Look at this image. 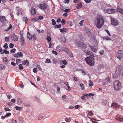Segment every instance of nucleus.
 I'll list each match as a JSON object with an SVG mask.
<instances>
[{
    "label": "nucleus",
    "mask_w": 123,
    "mask_h": 123,
    "mask_svg": "<svg viewBox=\"0 0 123 123\" xmlns=\"http://www.w3.org/2000/svg\"><path fill=\"white\" fill-rule=\"evenodd\" d=\"M69 0H65L64 2L65 3L68 4L69 2Z\"/></svg>",
    "instance_id": "338daca9"
},
{
    "label": "nucleus",
    "mask_w": 123,
    "mask_h": 123,
    "mask_svg": "<svg viewBox=\"0 0 123 123\" xmlns=\"http://www.w3.org/2000/svg\"><path fill=\"white\" fill-rule=\"evenodd\" d=\"M52 22V24L53 25H55L56 24V22H55V20L54 19H52L51 20Z\"/></svg>",
    "instance_id": "f704fd0d"
},
{
    "label": "nucleus",
    "mask_w": 123,
    "mask_h": 123,
    "mask_svg": "<svg viewBox=\"0 0 123 123\" xmlns=\"http://www.w3.org/2000/svg\"><path fill=\"white\" fill-rule=\"evenodd\" d=\"M43 18V17L42 16H39L37 18V19L38 20L39 19H42Z\"/></svg>",
    "instance_id": "4d7b16f0"
},
{
    "label": "nucleus",
    "mask_w": 123,
    "mask_h": 123,
    "mask_svg": "<svg viewBox=\"0 0 123 123\" xmlns=\"http://www.w3.org/2000/svg\"><path fill=\"white\" fill-rule=\"evenodd\" d=\"M123 51L122 50H120L118 51L116 55V56L117 58L119 59L120 60L123 56V54L122 53Z\"/></svg>",
    "instance_id": "39448f33"
},
{
    "label": "nucleus",
    "mask_w": 123,
    "mask_h": 123,
    "mask_svg": "<svg viewBox=\"0 0 123 123\" xmlns=\"http://www.w3.org/2000/svg\"><path fill=\"white\" fill-rule=\"evenodd\" d=\"M17 54H18V55L19 57L23 56V54L22 52H18Z\"/></svg>",
    "instance_id": "49530a36"
},
{
    "label": "nucleus",
    "mask_w": 123,
    "mask_h": 123,
    "mask_svg": "<svg viewBox=\"0 0 123 123\" xmlns=\"http://www.w3.org/2000/svg\"><path fill=\"white\" fill-rule=\"evenodd\" d=\"M89 115L90 116H93V113L92 111L89 112Z\"/></svg>",
    "instance_id": "13d9d810"
},
{
    "label": "nucleus",
    "mask_w": 123,
    "mask_h": 123,
    "mask_svg": "<svg viewBox=\"0 0 123 123\" xmlns=\"http://www.w3.org/2000/svg\"><path fill=\"white\" fill-rule=\"evenodd\" d=\"M11 37L12 38H13L12 40L14 41H17L18 40V37L15 34L11 36Z\"/></svg>",
    "instance_id": "9b49d317"
},
{
    "label": "nucleus",
    "mask_w": 123,
    "mask_h": 123,
    "mask_svg": "<svg viewBox=\"0 0 123 123\" xmlns=\"http://www.w3.org/2000/svg\"><path fill=\"white\" fill-rule=\"evenodd\" d=\"M78 46L83 48H86L87 47V46L86 44L83 42H79L78 44Z\"/></svg>",
    "instance_id": "6e6552de"
},
{
    "label": "nucleus",
    "mask_w": 123,
    "mask_h": 123,
    "mask_svg": "<svg viewBox=\"0 0 123 123\" xmlns=\"http://www.w3.org/2000/svg\"><path fill=\"white\" fill-rule=\"evenodd\" d=\"M27 37L30 40H32V37L30 35V33L29 32H27Z\"/></svg>",
    "instance_id": "f3484780"
},
{
    "label": "nucleus",
    "mask_w": 123,
    "mask_h": 123,
    "mask_svg": "<svg viewBox=\"0 0 123 123\" xmlns=\"http://www.w3.org/2000/svg\"><path fill=\"white\" fill-rule=\"evenodd\" d=\"M33 71L34 73H36L37 71V68H33Z\"/></svg>",
    "instance_id": "603ef678"
},
{
    "label": "nucleus",
    "mask_w": 123,
    "mask_h": 123,
    "mask_svg": "<svg viewBox=\"0 0 123 123\" xmlns=\"http://www.w3.org/2000/svg\"><path fill=\"white\" fill-rule=\"evenodd\" d=\"M0 66L1 68V69L2 70H4L5 68V66L3 64H0Z\"/></svg>",
    "instance_id": "a878e982"
},
{
    "label": "nucleus",
    "mask_w": 123,
    "mask_h": 123,
    "mask_svg": "<svg viewBox=\"0 0 123 123\" xmlns=\"http://www.w3.org/2000/svg\"><path fill=\"white\" fill-rule=\"evenodd\" d=\"M5 39L6 42H8L10 40L9 37H5Z\"/></svg>",
    "instance_id": "ea45409f"
},
{
    "label": "nucleus",
    "mask_w": 123,
    "mask_h": 123,
    "mask_svg": "<svg viewBox=\"0 0 123 123\" xmlns=\"http://www.w3.org/2000/svg\"><path fill=\"white\" fill-rule=\"evenodd\" d=\"M31 14L33 15H34L36 13V11L34 8L33 7L31 8Z\"/></svg>",
    "instance_id": "dca6fc26"
},
{
    "label": "nucleus",
    "mask_w": 123,
    "mask_h": 123,
    "mask_svg": "<svg viewBox=\"0 0 123 123\" xmlns=\"http://www.w3.org/2000/svg\"><path fill=\"white\" fill-rule=\"evenodd\" d=\"M61 25L60 24L59 25H56L55 26V27L56 28H59L61 27Z\"/></svg>",
    "instance_id": "72a5a7b5"
},
{
    "label": "nucleus",
    "mask_w": 123,
    "mask_h": 123,
    "mask_svg": "<svg viewBox=\"0 0 123 123\" xmlns=\"http://www.w3.org/2000/svg\"><path fill=\"white\" fill-rule=\"evenodd\" d=\"M11 101L12 102L14 103L15 102L16 100L15 99L13 98L11 100Z\"/></svg>",
    "instance_id": "774afa93"
},
{
    "label": "nucleus",
    "mask_w": 123,
    "mask_h": 123,
    "mask_svg": "<svg viewBox=\"0 0 123 123\" xmlns=\"http://www.w3.org/2000/svg\"><path fill=\"white\" fill-rule=\"evenodd\" d=\"M86 96L87 97H88L89 96H92L94 95V94H92V93H89L88 94H85Z\"/></svg>",
    "instance_id": "2f4dec72"
},
{
    "label": "nucleus",
    "mask_w": 123,
    "mask_h": 123,
    "mask_svg": "<svg viewBox=\"0 0 123 123\" xmlns=\"http://www.w3.org/2000/svg\"><path fill=\"white\" fill-rule=\"evenodd\" d=\"M92 0H84L87 3H89L91 2V1Z\"/></svg>",
    "instance_id": "3c124183"
},
{
    "label": "nucleus",
    "mask_w": 123,
    "mask_h": 123,
    "mask_svg": "<svg viewBox=\"0 0 123 123\" xmlns=\"http://www.w3.org/2000/svg\"><path fill=\"white\" fill-rule=\"evenodd\" d=\"M24 38L23 35H22L20 38L21 45H23L25 43Z\"/></svg>",
    "instance_id": "2eb2a0df"
},
{
    "label": "nucleus",
    "mask_w": 123,
    "mask_h": 123,
    "mask_svg": "<svg viewBox=\"0 0 123 123\" xmlns=\"http://www.w3.org/2000/svg\"><path fill=\"white\" fill-rule=\"evenodd\" d=\"M123 71V68L120 66H118L117 68V71L120 74H121L122 71Z\"/></svg>",
    "instance_id": "f8f14e48"
},
{
    "label": "nucleus",
    "mask_w": 123,
    "mask_h": 123,
    "mask_svg": "<svg viewBox=\"0 0 123 123\" xmlns=\"http://www.w3.org/2000/svg\"><path fill=\"white\" fill-rule=\"evenodd\" d=\"M7 58L6 57H5V58H3V62H7Z\"/></svg>",
    "instance_id": "0e129e2a"
},
{
    "label": "nucleus",
    "mask_w": 123,
    "mask_h": 123,
    "mask_svg": "<svg viewBox=\"0 0 123 123\" xmlns=\"http://www.w3.org/2000/svg\"><path fill=\"white\" fill-rule=\"evenodd\" d=\"M89 47H90L93 52H96L97 50L96 48H95L94 47L90 46H89Z\"/></svg>",
    "instance_id": "412c9836"
},
{
    "label": "nucleus",
    "mask_w": 123,
    "mask_h": 123,
    "mask_svg": "<svg viewBox=\"0 0 123 123\" xmlns=\"http://www.w3.org/2000/svg\"><path fill=\"white\" fill-rule=\"evenodd\" d=\"M11 122L13 123H17V121L14 119H13L12 120Z\"/></svg>",
    "instance_id": "680f3d73"
},
{
    "label": "nucleus",
    "mask_w": 123,
    "mask_h": 123,
    "mask_svg": "<svg viewBox=\"0 0 123 123\" xmlns=\"http://www.w3.org/2000/svg\"><path fill=\"white\" fill-rule=\"evenodd\" d=\"M93 83L92 82V81L90 80V84H89V86H93Z\"/></svg>",
    "instance_id": "c03bdc74"
},
{
    "label": "nucleus",
    "mask_w": 123,
    "mask_h": 123,
    "mask_svg": "<svg viewBox=\"0 0 123 123\" xmlns=\"http://www.w3.org/2000/svg\"><path fill=\"white\" fill-rule=\"evenodd\" d=\"M111 106L113 107L114 108H118L120 109H121L122 108V107L121 105H119L118 104L115 102H113L112 103Z\"/></svg>",
    "instance_id": "423d86ee"
},
{
    "label": "nucleus",
    "mask_w": 123,
    "mask_h": 123,
    "mask_svg": "<svg viewBox=\"0 0 123 123\" xmlns=\"http://www.w3.org/2000/svg\"><path fill=\"white\" fill-rule=\"evenodd\" d=\"M17 103H21L22 102V101H21V99L19 98H18L17 99Z\"/></svg>",
    "instance_id": "393cba45"
},
{
    "label": "nucleus",
    "mask_w": 123,
    "mask_h": 123,
    "mask_svg": "<svg viewBox=\"0 0 123 123\" xmlns=\"http://www.w3.org/2000/svg\"><path fill=\"white\" fill-rule=\"evenodd\" d=\"M64 84L68 87V88L67 90L68 91H70L71 90V89L69 85L68 82H65Z\"/></svg>",
    "instance_id": "a211bd4d"
},
{
    "label": "nucleus",
    "mask_w": 123,
    "mask_h": 123,
    "mask_svg": "<svg viewBox=\"0 0 123 123\" xmlns=\"http://www.w3.org/2000/svg\"><path fill=\"white\" fill-rule=\"evenodd\" d=\"M91 60H92L93 62H94V59L92 57L89 56L87 57L85 59L86 62H92V61Z\"/></svg>",
    "instance_id": "1a4fd4ad"
},
{
    "label": "nucleus",
    "mask_w": 123,
    "mask_h": 123,
    "mask_svg": "<svg viewBox=\"0 0 123 123\" xmlns=\"http://www.w3.org/2000/svg\"><path fill=\"white\" fill-rule=\"evenodd\" d=\"M6 20L5 17L0 16V21L1 22L4 23L6 22Z\"/></svg>",
    "instance_id": "4468645a"
},
{
    "label": "nucleus",
    "mask_w": 123,
    "mask_h": 123,
    "mask_svg": "<svg viewBox=\"0 0 123 123\" xmlns=\"http://www.w3.org/2000/svg\"><path fill=\"white\" fill-rule=\"evenodd\" d=\"M62 42L63 43H65L66 42V39L65 37H62L60 38Z\"/></svg>",
    "instance_id": "6ab92c4d"
},
{
    "label": "nucleus",
    "mask_w": 123,
    "mask_h": 123,
    "mask_svg": "<svg viewBox=\"0 0 123 123\" xmlns=\"http://www.w3.org/2000/svg\"><path fill=\"white\" fill-rule=\"evenodd\" d=\"M47 39L48 42L49 43L51 41V38L50 37L48 36L47 37Z\"/></svg>",
    "instance_id": "c756f323"
},
{
    "label": "nucleus",
    "mask_w": 123,
    "mask_h": 123,
    "mask_svg": "<svg viewBox=\"0 0 123 123\" xmlns=\"http://www.w3.org/2000/svg\"><path fill=\"white\" fill-rule=\"evenodd\" d=\"M24 21H25V23H27V22L28 18L27 17H24L23 18Z\"/></svg>",
    "instance_id": "cd10ccee"
},
{
    "label": "nucleus",
    "mask_w": 123,
    "mask_h": 123,
    "mask_svg": "<svg viewBox=\"0 0 123 123\" xmlns=\"http://www.w3.org/2000/svg\"><path fill=\"white\" fill-rule=\"evenodd\" d=\"M82 5L81 3H79L76 6V8L77 9H79L81 8L82 6Z\"/></svg>",
    "instance_id": "aec40b11"
},
{
    "label": "nucleus",
    "mask_w": 123,
    "mask_h": 123,
    "mask_svg": "<svg viewBox=\"0 0 123 123\" xmlns=\"http://www.w3.org/2000/svg\"><path fill=\"white\" fill-rule=\"evenodd\" d=\"M105 81L106 82V83H110V79L108 77H107L106 78L105 80Z\"/></svg>",
    "instance_id": "bb28decb"
},
{
    "label": "nucleus",
    "mask_w": 123,
    "mask_h": 123,
    "mask_svg": "<svg viewBox=\"0 0 123 123\" xmlns=\"http://www.w3.org/2000/svg\"><path fill=\"white\" fill-rule=\"evenodd\" d=\"M61 22L62 25H64L66 23V21L64 19H62L61 21Z\"/></svg>",
    "instance_id": "09e8293b"
},
{
    "label": "nucleus",
    "mask_w": 123,
    "mask_h": 123,
    "mask_svg": "<svg viewBox=\"0 0 123 123\" xmlns=\"http://www.w3.org/2000/svg\"><path fill=\"white\" fill-rule=\"evenodd\" d=\"M59 30L61 32L64 34H65L67 32H68V30L64 28L62 29H60Z\"/></svg>",
    "instance_id": "9d476101"
},
{
    "label": "nucleus",
    "mask_w": 123,
    "mask_h": 123,
    "mask_svg": "<svg viewBox=\"0 0 123 123\" xmlns=\"http://www.w3.org/2000/svg\"><path fill=\"white\" fill-rule=\"evenodd\" d=\"M3 47L5 49H7L8 48V46L7 44V43H5Z\"/></svg>",
    "instance_id": "4c0bfd02"
},
{
    "label": "nucleus",
    "mask_w": 123,
    "mask_h": 123,
    "mask_svg": "<svg viewBox=\"0 0 123 123\" xmlns=\"http://www.w3.org/2000/svg\"><path fill=\"white\" fill-rule=\"evenodd\" d=\"M14 108L16 109V110L21 111L22 109V107H18L17 106H15Z\"/></svg>",
    "instance_id": "b1692460"
},
{
    "label": "nucleus",
    "mask_w": 123,
    "mask_h": 123,
    "mask_svg": "<svg viewBox=\"0 0 123 123\" xmlns=\"http://www.w3.org/2000/svg\"><path fill=\"white\" fill-rule=\"evenodd\" d=\"M48 6L45 3H44L41 4L38 6V7L40 9H43L44 11H45V10L48 7Z\"/></svg>",
    "instance_id": "20e7f679"
},
{
    "label": "nucleus",
    "mask_w": 123,
    "mask_h": 123,
    "mask_svg": "<svg viewBox=\"0 0 123 123\" xmlns=\"http://www.w3.org/2000/svg\"><path fill=\"white\" fill-rule=\"evenodd\" d=\"M14 46V45L12 43H10L9 44V47L11 48H13Z\"/></svg>",
    "instance_id": "de8ad7c7"
},
{
    "label": "nucleus",
    "mask_w": 123,
    "mask_h": 123,
    "mask_svg": "<svg viewBox=\"0 0 123 123\" xmlns=\"http://www.w3.org/2000/svg\"><path fill=\"white\" fill-rule=\"evenodd\" d=\"M11 113H8L6 114L5 115V117H8L10 116L11 115Z\"/></svg>",
    "instance_id": "37998d69"
},
{
    "label": "nucleus",
    "mask_w": 123,
    "mask_h": 123,
    "mask_svg": "<svg viewBox=\"0 0 123 123\" xmlns=\"http://www.w3.org/2000/svg\"><path fill=\"white\" fill-rule=\"evenodd\" d=\"M84 52L86 53V55H89L93 57L94 56V55L93 53L90 51L85 50L84 51Z\"/></svg>",
    "instance_id": "ddd939ff"
},
{
    "label": "nucleus",
    "mask_w": 123,
    "mask_h": 123,
    "mask_svg": "<svg viewBox=\"0 0 123 123\" xmlns=\"http://www.w3.org/2000/svg\"><path fill=\"white\" fill-rule=\"evenodd\" d=\"M80 85L82 89L84 90L85 89V86H84V84L81 83L80 84Z\"/></svg>",
    "instance_id": "c85d7f7f"
},
{
    "label": "nucleus",
    "mask_w": 123,
    "mask_h": 123,
    "mask_svg": "<svg viewBox=\"0 0 123 123\" xmlns=\"http://www.w3.org/2000/svg\"><path fill=\"white\" fill-rule=\"evenodd\" d=\"M117 11L123 14V10L118 6L117 7V10L113 8H108L107 9H105L104 10L105 12L109 14H113L116 13V12Z\"/></svg>",
    "instance_id": "f03ea898"
},
{
    "label": "nucleus",
    "mask_w": 123,
    "mask_h": 123,
    "mask_svg": "<svg viewBox=\"0 0 123 123\" xmlns=\"http://www.w3.org/2000/svg\"><path fill=\"white\" fill-rule=\"evenodd\" d=\"M70 11V9H66L64 10V12H65L68 13Z\"/></svg>",
    "instance_id": "6e6d98bb"
},
{
    "label": "nucleus",
    "mask_w": 123,
    "mask_h": 123,
    "mask_svg": "<svg viewBox=\"0 0 123 123\" xmlns=\"http://www.w3.org/2000/svg\"><path fill=\"white\" fill-rule=\"evenodd\" d=\"M104 22L103 17L101 15H99L97 18L95 23L96 27L98 28H101Z\"/></svg>",
    "instance_id": "f257e3e1"
},
{
    "label": "nucleus",
    "mask_w": 123,
    "mask_h": 123,
    "mask_svg": "<svg viewBox=\"0 0 123 123\" xmlns=\"http://www.w3.org/2000/svg\"><path fill=\"white\" fill-rule=\"evenodd\" d=\"M65 120L66 122H69L70 121V119H69L68 118H65Z\"/></svg>",
    "instance_id": "bf43d9fd"
},
{
    "label": "nucleus",
    "mask_w": 123,
    "mask_h": 123,
    "mask_svg": "<svg viewBox=\"0 0 123 123\" xmlns=\"http://www.w3.org/2000/svg\"><path fill=\"white\" fill-rule=\"evenodd\" d=\"M12 26L11 24H10V25L9 26V27L7 28V29H6V31H8L10 29L12 28Z\"/></svg>",
    "instance_id": "e433bc0d"
},
{
    "label": "nucleus",
    "mask_w": 123,
    "mask_h": 123,
    "mask_svg": "<svg viewBox=\"0 0 123 123\" xmlns=\"http://www.w3.org/2000/svg\"><path fill=\"white\" fill-rule=\"evenodd\" d=\"M75 81L77 82L78 81L76 77H73Z\"/></svg>",
    "instance_id": "69168bd1"
},
{
    "label": "nucleus",
    "mask_w": 123,
    "mask_h": 123,
    "mask_svg": "<svg viewBox=\"0 0 123 123\" xmlns=\"http://www.w3.org/2000/svg\"><path fill=\"white\" fill-rule=\"evenodd\" d=\"M80 107V106L78 105H76L75 106L74 108L76 109H78Z\"/></svg>",
    "instance_id": "864d4df0"
},
{
    "label": "nucleus",
    "mask_w": 123,
    "mask_h": 123,
    "mask_svg": "<svg viewBox=\"0 0 123 123\" xmlns=\"http://www.w3.org/2000/svg\"><path fill=\"white\" fill-rule=\"evenodd\" d=\"M32 38L33 40H36V35L35 34H33L32 36Z\"/></svg>",
    "instance_id": "c9c22d12"
},
{
    "label": "nucleus",
    "mask_w": 123,
    "mask_h": 123,
    "mask_svg": "<svg viewBox=\"0 0 123 123\" xmlns=\"http://www.w3.org/2000/svg\"><path fill=\"white\" fill-rule=\"evenodd\" d=\"M62 50L66 52H67L68 50V49L66 47H62Z\"/></svg>",
    "instance_id": "4be33fe9"
},
{
    "label": "nucleus",
    "mask_w": 123,
    "mask_h": 123,
    "mask_svg": "<svg viewBox=\"0 0 123 123\" xmlns=\"http://www.w3.org/2000/svg\"><path fill=\"white\" fill-rule=\"evenodd\" d=\"M84 21V20H82L80 22L79 24L81 26L82 25Z\"/></svg>",
    "instance_id": "5fc2aeb1"
},
{
    "label": "nucleus",
    "mask_w": 123,
    "mask_h": 123,
    "mask_svg": "<svg viewBox=\"0 0 123 123\" xmlns=\"http://www.w3.org/2000/svg\"><path fill=\"white\" fill-rule=\"evenodd\" d=\"M3 51L6 54H9V51L7 50L6 49H4V50H3Z\"/></svg>",
    "instance_id": "8fccbe9b"
},
{
    "label": "nucleus",
    "mask_w": 123,
    "mask_h": 123,
    "mask_svg": "<svg viewBox=\"0 0 123 123\" xmlns=\"http://www.w3.org/2000/svg\"><path fill=\"white\" fill-rule=\"evenodd\" d=\"M19 69H22L24 68L22 66V64H20L19 65Z\"/></svg>",
    "instance_id": "473e14b6"
},
{
    "label": "nucleus",
    "mask_w": 123,
    "mask_h": 123,
    "mask_svg": "<svg viewBox=\"0 0 123 123\" xmlns=\"http://www.w3.org/2000/svg\"><path fill=\"white\" fill-rule=\"evenodd\" d=\"M80 70L81 71V73L82 74H83L84 75H86L87 74L86 73V72L84 71L82 69H80Z\"/></svg>",
    "instance_id": "58836bf2"
},
{
    "label": "nucleus",
    "mask_w": 123,
    "mask_h": 123,
    "mask_svg": "<svg viewBox=\"0 0 123 123\" xmlns=\"http://www.w3.org/2000/svg\"><path fill=\"white\" fill-rule=\"evenodd\" d=\"M103 38L104 39H106V40H110V38L109 37H103Z\"/></svg>",
    "instance_id": "a18cd8bd"
},
{
    "label": "nucleus",
    "mask_w": 123,
    "mask_h": 123,
    "mask_svg": "<svg viewBox=\"0 0 123 123\" xmlns=\"http://www.w3.org/2000/svg\"><path fill=\"white\" fill-rule=\"evenodd\" d=\"M16 9L18 11V12H21V10L20 9V7H18L16 8Z\"/></svg>",
    "instance_id": "7c9ffc66"
},
{
    "label": "nucleus",
    "mask_w": 123,
    "mask_h": 123,
    "mask_svg": "<svg viewBox=\"0 0 123 123\" xmlns=\"http://www.w3.org/2000/svg\"><path fill=\"white\" fill-rule=\"evenodd\" d=\"M105 31H106L108 34L110 36H111V35L110 33L109 32L108 30H105Z\"/></svg>",
    "instance_id": "e2e57ef3"
},
{
    "label": "nucleus",
    "mask_w": 123,
    "mask_h": 123,
    "mask_svg": "<svg viewBox=\"0 0 123 123\" xmlns=\"http://www.w3.org/2000/svg\"><path fill=\"white\" fill-rule=\"evenodd\" d=\"M16 50V49H14L11 51L10 52L11 53H14L15 52Z\"/></svg>",
    "instance_id": "79ce46f5"
},
{
    "label": "nucleus",
    "mask_w": 123,
    "mask_h": 123,
    "mask_svg": "<svg viewBox=\"0 0 123 123\" xmlns=\"http://www.w3.org/2000/svg\"><path fill=\"white\" fill-rule=\"evenodd\" d=\"M4 110L6 111H10L11 110L8 108H4Z\"/></svg>",
    "instance_id": "052dcab7"
},
{
    "label": "nucleus",
    "mask_w": 123,
    "mask_h": 123,
    "mask_svg": "<svg viewBox=\"0 0 123 123\" xmlns=\"http://www.w3.org/2000/svg\"><path fill=\"white\" fill-rule=\"evenodd\" d=\"M87 64H89L90 66H92L94 65L95 63L94 62H86Z\"/></svg>",
    "instance_id": "5701e85b"
},
{
    "label": "nucleus",
    "mask_w": 123,
    "mask_h": 123,
    "mask_svg": "<svg viewBox=\"0 0 123 123\" xmlns=\"http://www.w3.org/2000/svg\"><path fill=\"white\" fill-rule=\"evenodd\" d=\"M113 85L114 89L116 91L119 90L121 87V83L118 80H116L114 82Z\"/></svg>",
    "instance_id": "7ed1b4c3"
},
{
    "label": "nucleus",
    "mask_w": 123,
    "mask_h": 123,
    "mask_svg": "<svg viewBox=\"0 0 123 123\" xmlns=\"http://www.w3.org/2000/svg\"><path fill=\"white\" fill-rule=\"evenodd\" d=\"M86 97V95L85 94L81 96V98L82 99L84 100Z\"/></svg>",
    "instance_id": "a19ab883"
},
{
    "label": "nucleus",
    "mask_w": 123,
    "mask_h": 123,
    "mask_svg": "<svg viewBox=\"0 0 123 123\" xmlns=\"http://www.w3.org/2000/svg\"><path fill=\"white\" fill-rule=\"evenodd\" d=\"M111 24L114 25H118V21L115 19L113 18H111Z\"/></svg>",
    "instance_id": "0eeeda50"
}]
</instances>
